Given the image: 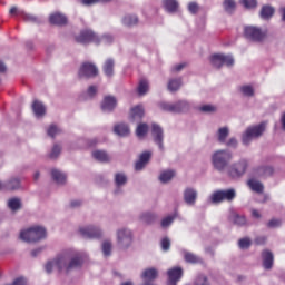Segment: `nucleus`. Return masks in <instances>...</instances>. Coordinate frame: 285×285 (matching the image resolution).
I'll use <instances>...</instances> for the list:
<instances>
[{
    "label": "nucleus",
    "instance_id": "0eeeda50",
    "mask_svg": "<svg viewBox=\"0 0 285 285\" xmlns=\"http://www.w3.org/2000/svg\"><path fill=\"white\" fill-rule=\"evenodd\" d=\"M246 170H248V160L240 159L227 167V175L232 179H239V177L246 175Z\"/></svg>",
    "mask_w": 285,
    "mask_h": 285
},
{
    "label": "nucleus",
    "instance_id": "de8ad7c7",
    "mask_svg": "<svg viewBox=\"0 0 285 285\" xmlns=\"http://www.w3.org/2000/svg\"><path fill=\"white\" fill-rule=\"evenodd\" d=\"M235 65V59L232 58V56L223 55V66H227L230 68V66Z\"/></svg>",
    "mask_w": 285,
    "mask_h": 285
},
{
    "label": "nucleus",
    "instance_id": "9b49d317",
    "mask_svg": "<svg viewBox=\"0 0 285 285\" xmlns=\"http://www.w3.org/2000/svg\"><path fill=\"white\" fill-rule=\"evenodd\" d=\"M79 233L85 239H99L101 237V229L95 226L80 227Z\"/></svg>",
    "mask_w": 285,
    "mask_h": 285
},
{
    "label": "nucleus",
    "instance_id": "39448f33",
    "mask_svg": "<svg viewBox=\"0 0 285 285\" xmlns=\"http://www.w3.org/2000/svg\"><path fill=\"white\" fill-rule=\"evenodd\" d=\"M237 197V191L233 188L229 189H218L210 195L212 204H224V202H234Z\"/></svg>",
    "mask_w": 285,
    "mask_h": 285
},
{
    "label": "nucleus",
    "instance_id": "2eb2a0df",
    "mask_svg": "<svg viewBox=\"0 0 285 285\" xmlns=\"http://www.w3.org/2000/svg\"><path fill=\"white\" fill-rule=\"evenodd\" d=\"M101 108L105 112H112V109L117 108V98L114 96H106L102 100Z\"/></svg>",
    "mask_w": 285,
    "mask_h": 285
},
{
    "label": "nucleus",
    "instance_id": "774afa93",
    "mask_svg": "<svg viewBox=\"0 0 285 285\" xmlns=\"http://www.w3.org/2000/svg\"><path fill=\"white\" fill-rule=\"evenodd\" d=\"M226 146L229 148H237V139L236 138H230L227 142Z\"/></svg>",
    "mask_w": 285,
    "mask_h": 285
},
{
    "label": "nucleus",
    "instance_id": "864d4df0",
    "mask_svg": "<svg viewBox=\"0 0 285 285\" xmlns=\"http://www.w3.org/2000/svg\"><path fill=\"white\" fill-rule=\"evenodd\" d=\"M245 8H257V0H242Z\"/></svg>",
    "mask_w": 285,
    "mask_h": 285
},
{
    "label": "nucleus",
    "instance_id": "f8f14e48",
    "mask_svg": "<svg viewBox=\"0 0 285 285\" xmlns=\"http://www.w3.org/2000/svg\"><path fill=\"white\" fill-rule=\"evenodd\" d=\"M151 137L159 147L160 150H164V129L158 124L151 125Z\"/></svg>",
    "mask_w": 285,
    "mask_h": 285
},
{
    "label": "nucleus",
    "instance_id": "72a5a7b5",
    "mask_svg": "<svg viewBox=\"0 0 285 285\" xmlns=\"http://www.w3.org/2000/svg\"><path fill=\"white\" fill-rule=\"evenodd\" d=\"M223 6L225 12L233 14V12H235V8L237 4L235 3V0H224Z\"/></svg>",
    "mask_w": 285,
    "mask_h": 285
},
{
    "label": "nucleus",
    "instance_id": "0e129e2a",
    "mask_svg": "<svg viewBox=\"0 0 285 285\" xmlns=\"http://www.w3.org/2000/svg\"><path fill=\"white\" fill-rule=\"evenodd\" d=\"M146 164L142 160H137V163L135 164V170H144V168H146Z\"/></svg>",
    "mask_w": 285,
    "mask_h": 285
},
{
    "label": "nucleus",
    "instance_id": "20e7f679",
    "mask_svg": "<svg viewBox=\"0 0 285 285\" xmlns=\"http://www.w3.org/2000/svg\"><path fill=\"white\" fill-rule=\"evenodd\" d=\"M160 110L164 112H173L174 115H179L181 112H188L190 110V104L186 100H179L177 102H160Z\"/></svg>",
    "mask_w": 285,
    "mask_h": 285
},
{
    "label": "nucleus",
    "instance_id": "ddd939ff",
    "mask_svg": "<svg viewBox=\"0 0 285 285\" xmlns=\"http://www.w3.org/2000/svg\"><path fill=\"white\" fill-rule=\"evenodd\" d=\"M117 242L119 246L128 248L132 244V233L128 229H120L117 233Z\"/></svg>",
    "mask_w": 285,
    "mask_h": 285
},
{
    "label": "nucleus",
    "instance_id": "58836bf2",
    "mask_svg": "<svg viewBox=\"0 0 285 285\" xmlns=\"http://www.w3.org/2000/svg\"><path fill=\"white\" fill-rule=\"evenodd\" d=\"M8 207L10 208V210H19L21 208V199L19 198L9 199Z\"/></svg>",
    "mask_w": 285,
    "mask_h": 285
},
{
    "label": "nucleus",
    "instance_id": "393cba45",
    "mask_svg": "<svg viewBox=\"0 0 285 285\" xmlns=\"http://www.w3.org/2000/svg\"><path fill=\"white\" fill-rule=\"evenodd\" d=\"M92 157L94 159H96L97 161H101L102 164H108V161H110V156H108V153H106L105 150H95L92 153Z\"/></svg>",
    "mask_w": 285,
    "mask_h": 285
},
{
    "label": "nucleus",
    "instance_id": "f704fd0d",
    "mask_svg": "<svg viewBox=\"0 0 285 285\" xmlns=\"http://www.w3.org/2000/svg\"><path fill=\"white\" fill-rule=\"evenodd\" d=\"M136 135L137 137H146V135H148V124H139L136 129Z\"/></svg>",
    "mask_w": 285,
    "mask_h": 285
},
{
    "label": "nucleus",
    "instance_id": "7c9ffc66",
    "mask_svg": "<svg viewBox=\"0 0 285 285\" xmlns=\"http://www.w3.org/2000/svg\"><path fill=\"white\" fill-rule=\"evenodd\" d=\"M210 63L214 66V68H222L224 66L223 55L222 53H215L210 57Z\"/></svg>",
    "mask_w": 285,
    "mask_h": 285
},
{
    "label": "nucleus",
    "instance_id": "13d9d810",
    "mask_svg": "<svg viewBox=\"0 0 285 285\" xmlns=\"http://www.w3.org/2000/svg\"><path fill=\"white\" fill-rule=\"evenodd\" d=\"M266 236H257L255 239H254V244H256L257 246H263V244H266Z\"/></svg>",
    "mask_w": 285,
    "mask_h": 285
},
{
    "label": "nucleus",
    "instance_id": "603ef678",
    "mask_svg": "<svg viewBox=\"0 0 285 285\" xmlns=\"http://www.w3.org/2000/svg\"><path fill=\"white\" fill-rule=\"evenodd\" d=\"M150 157H153V154L150 151H145L139 156V160L148 164L150 161Z\"/></svg>",
    "mask_w": 285,
    "mask_h": 285
},
{
    "label": "nucleus",
    "instance_id": "8fccbe9b",
    "mask_svg": "<svg viewBox=\"0 0 285 285\" xmlns=\"http://www.w3.org/2000/svg\"><path fill=\"white\" fill-rule=\"evenodd\" d=\"M58 132H59V128H57V126H55V125H51L47 130V135L49 137H52V139H55V137L58 135Z\"/></svg>",
    "mask_w": 285,
    "mask_h": 285
},
{
    "label": "nucleus",
    "instance_id": "f3484780",
    "mask_svg": "<svg viewBox=\"0 0 285 285\" xmlns=\"http://www.w3.org/2000/svg\"><path fill=\"white\" fill-rule=\"evenodd\" d=\"M49 21L52 26H66V23H68V18L59 12H56L49 17Z\"/></svg>",
    "mask_w": 285,
    "mask_h": 285
},
{
    "label": "nucleus",
    "instance_id": "79ce46f5",
    "mask_svg": "<svg viewBox=\"0 0 285 285\" xmlns=\"http://www.w3.org/2000/svg\"><path fill=\"white\" fill-rule=\"evenodd\" d=\"M233 223L236 226H246V216H239L238 214H234L232 216Z\"/></svg>",
    "mask_w": 285,
    "mask_h": 285
},
{
    "label": "nucleus",
    "instance_id": "a18cd8bd",
    "mask_svg": "<svg viewBox=\"0 0 285 285\" xmlns=\"http://www.w3.org/2000/svg\"><path fill=\"white\" fill-rule=\"evenodd\" d=\"M273 173H275V169L273 167H263L261 169L262 177H272Z\"/></svg>",
    "mask_w": 285,
    "mask_h": 285
},
{
    "label": "nucleus",
    "instance_id": "4468645a",
    "mask_svg": "<svg viewBox=\"0 0 285 285\" xmlns=\"http://www.w3.org/2000/svg\"><path fill=\"white\" fill-rule=\"evenodd\" d=\"M168 275V285H177V282L181 279L184 275V269L181 267H173L167 272Z\"/></svg>",
    "mask_w": 285,
    "mask_h": 285
},
{
    "label": "nucleus",
    "instance_id": "b1692460",
    "mask_svg": "<svg viewBox=\"0 0 285 285\" xmlns=\"http://www.w3.org/2000/svg\"><path fill=\"white\" fill-rule=\"evenodd\" d=\"M163 6L167 12H177L179 10V2L177 0H163Z\"/></svg>",
    "mask_w": 285,
    "mask_h": 285
},
{
    "label": "nucleus",
    "instance_id": "e2e57ef3",
    "mask_svg": "<svg viewBox=\"0 0 285 285\" xmlns=\"http://www.w3.org/2000/svg\"><path fill=\"white\" fill-rule=\"evenodd\" d=\"M146 164L142 160H137V163L135 164V170H144V168H146Z\"/></svg>",
    "mask_w": 285,
    "mask_h": 285
},
{
    "label": "nucleus",
    "instance_id": "bb28decb",
    "mask_svg": "<svg viewBox=\"0 0 285 285\" xmlns=\"http://www.w3.org/2000/svg\"><path fill=\"white\" fill-rule=\"evenodd\" d=\"M51 177H52L53 181H56L57 184H66V174H63L57 169L51 170Z\"/></svg>",
    "mask_w": 285,
    "mask_h": 285
},
{
    "label": "nucleus",
    "instance_id": "ea45409f",
    "mask_svg": "<svg viewBox=\"0 0 285 285\" xmlns=\"http://www.w3.org/2000/svg\"><path fill=\"white\" fill-rule=\"evenodd\" d=\"M115 181L117 186H124L128 181V177L124 173H117L115 175Z\"/></svg>",
    "mask_w": 285,
    "mask_h": 285
},
{
    "label": "nucleus",
    "instance_id": "2f4dec72",
    "mask_svg": "<svg viewBox=\"0 0 285 285\" xmlns=\"http://www.w3.org/2000/svg\"><path fill=\"white\" fill-rule=\"evenodd\" d=\"M184 258L188 264H202V258L190 252L185 253Z\"/></svg>",
    "mask_w": 285,
    "mask_h": 285
},
{
    "label": "nucleus",
    "instance_id": "c756f323",
    "mask_svg": "<svg viewBox=\"0 0 285 285\" xmlns=\"http://www.w3.org/2000/svg\"><path fill=\"white\" fill-rule=\"evenodd\" d=\"M19 188H21V181L17 178H13L4 184V190H19Z\"/></svg>",
    "mask_w": 285,
    "mask_h": 285
},
{
    "label": "nucleus",
    "instance_id": "338daca9",
    "mask_svg": "<svg viewBox=\"0 0 285 285\" xmlns=\"http://www.w3.org/2000/svg\"><path fill=\"white\" fill-rule=\"evenodd\" d=\"M102 250H112V243L110 240H105L102 243Z\"/></svg>",
    "mask_w": 285,
    "mask_h": 285
},
{
    "label": "nucleus",
    "instance_id": "6e6d98bb",
    "mask_svg": "<svg viewBox=\"0 0 285 285\" xmlns=\"http://www.w3.org/2000/svg\"><path fill=\"white\" fill-rule=\"evenodd\" d=\"M142 219L146 222V224H153V222H155V214H144Z\"/></svg>",
    "mask_w": 285,
    "mask_h": 285
},
{
    "label": "nucleus",
    "instance_id": "7ed1b4c3",
    "mask_svg": "<svg viewBox=\"0 0 285 285\" xmlns=\"http://www.w3.org/2000/svg\"><path fill=\"white\" fill-rule=\"evenodd\" d=\"M230 161H233V153L226 149L217 150L212 156L213 166L218 173H224Z\"/></svg>",
    "mask_w": 285,
    "mask_h": 285
},
{
    "label": "nucleus",
    "instance_id": "680f3d73",
    "mask_svg": "<svg viewBox=\"0 0 285 285\" xmlns=\"http://www.w3.org/2000/svg\"><path fill=\"white\" fill-rule=\"evenodd\" d=\"M88 97H95L97 95V86H90L87 89Z\"/></svg>",
    "mask_w": 285,
    "mask_h": 285
},
{
    "label": "nucleus",
    "instance_id": "f03ea898",
    "mask_svg": "<svg viewBox=\"0 0 285 285\" xmlns=\"http://www.w3.org/2000/svg\"><path fill=\"white\" fill-rule=\"evenodd\" d=\"M48 237V232L43 226H31L27 229L20 232V239L26 242L27 244H37V242H41Z\"/></svg>",
    "mask_w": 285,
    "mask_h": 285
},
{
    "label": "nucleus",
    "instance_id": "6ab92c4d",
    "mask_svg": "<svg viewBox=\"0 0 285 285\" xmlns=\"http://www.w3.org/2000/svg\"><path fill=\"white\" fill-rule=\"evenodd\" d=\"M262 257H263V266H264V268L266 271H271V268H273V262H274L273 253H271V252H263Z\"/></svg>",
    "mask_w": 285,
    "mask_h": 285
},
{
    "label": "nucleus",
    "instance_id": "bf43d9fd",
    "mask_svg": "<svg viewBox=\"0 0 285 285\" xmlns=\"http://www.w3.org/2000/svg\"><path fill=\"white\" fill-rule=\"evenodd\" d=\"M161 248H163V250H169L170 249V239L169 238H163L161 239Z\"/></svg>",
    "mask_w": 285,
    "mask_h": 285
},
{
    "label": "nucleus",
    "instance_id": "4d7b16f0",
    "mask_svg": "<svg viewBox=\"0 0 285 285\" xmlns=\"http://www.w3.org/2000/svg\"><path fill=\"white\" fill-rule=\"evenodd\" d=\"M100 39V43H112V37L108 33L102 35L101 37H99Z\"/></svg>",
    "mask_w": 285,
    "mask_h": 285
},
{
    "label": "nucleus",
    "instance_id": "e433bc0d",
    "mask_svg": "<svg viewBox=\"0 0 285 285\" xmlns=\"http://www.w3.org/2000/svg\"><path fill=\"white\" fill-rule=\"evenodd\" d=\"M149 86L148 80L142 79L138 83V95L144 96L146 92H148Z\"/></svg>",
    "mask_w": 285,
    "mask_h": 285
},
{
    "label": "nucleus",
    "instance_id": "09e8293b",
    "mask_svg": "<svg viewBox=\"0 0 285 285\" xmlns=\"http://www.w3.org/2000/svg\"><path fill=\"white\" fill-rule=\"evenodd\" d=\"M195 285H210V282L205 275H199L195 281Z\"/></svg>",
    "mask_w": 285,
    "mask_h": 285
},
{
    "label": "nucleus",
    "instance_id": "37998d69",
    "mask_svg": "<svg viewBox=\"0 0 285 285\" xmlns=\"http://www.w3.org/2000/svg\"><path fill=\"white\" fill-rule=\"evenodd\" d=\"M59 155H61V146L55 145L52 147V150H51L49 157H50V159H57V157H59Z\"/></svg>",
    "mask_w": 285,
    "mask_h": 285
},
{
    "label": "nucleus",
    "instance_id": "473e14b6",
    "mask_svg": "<svg viewBox=\"0 0 285 285\" xmlns=\"http://www.w3.org/2000/svg\"><path fill=\"white\" fill-rule=\"evenodd\" d=\"M275 14V9L271 6H264L261 10L262 19H271Z\"/></svg>",
    "mask_w": 285,
    "mask_h": 285
},
{
    "label": "nucleus",
    "instance_id": "3c124183",
    "mask_svg": "<svg viewBox=\"0 0 285 285\" xmlns=\"http://www.w3.org/2000/svg\"><path fill=\"white\" fill-rule=\"evenodd\" d=\"M215 110H217V108L213 105H204L199 107L200 112H215Z\"/></svg>",
    "mask_w": 285,
    "mask_h": 285
},
{
    "label": "nucleus",
    "instance_id": "c03bdc74",
    "mask_svg": "<svg viewBox=\"0 0 285 285\" xmlns=\"http://www.w3.org/2000/svg\"><path fill=\"white\" fill-rule=\"evenodd\" d=\"M240 90L245 97H253V95H255V90H253L252 86H243Z\"/></svg>",
    "mask_w": 285,
    "mask_h": 285
},
{
    "label": "nucleus",
    "instance_id": "9d476101",
    "mask_svg": "<svg viewBox=\"0 0 285 285\" xmlns=\"http://www.w3.org/2000/svg\"><path fill=\"white\" fill-rule=\"evenodd\" d=\"M79 77H86V79H92L99 75V69L92 62H83L78 72Z\"/></svg>",
    "mask_w": 285,
    "mask_h": 285
},
{
    "label": "nucleus",
    "instance_id": "dca6fc26",
    "mask_svg": "<svg viewBox=\"0 0 285 285\" xmlns=\"http://www.w3.org/2000/svg\"><path fill=\"white\" fill-rule=\"evenodd\" d=\"M184 199L188 206H195V202H197V190L188 187L184 191Z\"/></svg>",
    "mask_w": 285,
    "mask_h": 285
},
{
    "label": "nucleus",
    "instance_id": "412c9836",
    "mask_svg": "<svg viewBox=\"0 0 285 285\" xmlns=\"http://www.w3.org/2000/svg\"><path fill=\"white\" fill-rule=\"evenodd\" d=\"M247 186H249L250 190H253L254 193H258V195H262V193H264V184L256 179H249L247 181Z\"/></svg>",
    "mask_w": 285,
    "mask_h": 285
},
{
    "label": "nucleus",
    "instance_id": "5701e85b",
    "mask_svg": "<svg viewBox=\"0 0 285 285\" xmlns=\"http://www.w3.org/2000/svg\"><path fill=\"white\" fill-rule=\"evenodd\" d=\"M32 110L36 117H43V115H46V106H43V102L39 100H35L32 102Z\"/></svg>",
    "mask_w": 285,
    "mask_h": 285
},
{
    "label": "nucleus",
    "instance_id": "cd10ccee",
    "mask_svg": "<svg viewBox=\"0 0 285 285\" xmlns=\"http://www.w3.org/2000/svg\"><path fill=\"white\" fill-rule=\"evenodd\" d=\"M167 88L170 92H177V90L181 88V78L170 79L167 85Z\"/></svg>",
    "mask_w": 285,
    "mask_h": 285
},
{
    "label": "nucleus",
    "instance_id": "c9c22d12",
    "mask_svg": "<svg viewBox=\"0 0 285 285\" xmlns=\"http://www.w3.org/2000/svg\"><path fill=\"white\" fill-rule=\"evenodd\" d=\"M229 135L228 127H223L218 129V141L220 144H226V139Z\"/></svg>",
    "mask_w": 285,
    "mask_h": 285
},
{
    "label": "nucleus",
    "instance_id": "5fc2aeb1",
    "mask_svg": "<svg viewBox=\"0 0 285 285\" xmlns=\"http://www.w3.org/2000/svg\"><path fill=\"white\" fill-rule=\"evenodd\" d=\"M188 10L191 14H197V12H199V4H197V2H190L188 4Z\"/></svg>",
    "mask_w": 285,
    "mask_h": 285
},
{
    "label": "nucleus",
    "instance_id": "49530a36",
    "mask_svg": "<svg viewBox=\"0 0 285 285\" xmlns=\"http://www.w3.org/2000/svg\"><path fill=\"white\" fill-rule=\"evenodd\" d=\"M279 226H282V219L272 218L267 223V228H279Z\"/></svg>",
    "mask_w": 285,
    "mask_h": 285
},
{
    "label": "nucleus",
    "instance_id": "052dcab7",
    "mask_svg": "<svg viewBox=\"0 0 285 285\" xmlns=\"http://www.w3.org/2000/svg\"><path fill=\"white\" fill-rule=\"evenodd\" d=\"M173 216H168L161 220L163 228H166L173 224Z\"/></svg>",
    "mask_w": 285,
    "mask_h": 285
},
{
    "label": "nucleus",
    "instance_id": "6e6552de",
    "mask_svg": "<svg viewBox=\"0 0 285 285\" xmlns=\"http://www.w3.org/2000/svg\"><path fill=\"white\" fill-rule=\"evenodd\" d=\"M244 37L245 39H248L249 41H255L256 43H262L264 39H266L267 33L266 31H262V29L257 27H245L244 28Z\"/></svg>",
    "mask_w": 285,
    "mask_h": 285
},
{
    "label": "nucleus",
    "instance_id": "4c0bfd02",
    "mask_svg": "<svg viewBox=\"0 0 285 285\" xmlns=\"http://www.w3.org/2000/svg\"><path fill=\"white\" fill-rule=\"evenodd\" d=\"M253 240L249 237H244L238 240V246L242 250L250 248Z\"/></svg>",
    "mask_w": 285,
    "mask_h": 285
},
{
    "label": "nucleus",
    "instance_id": "a878e982",
    "mask_svg": "<svg viewBox=\"0 0 285 285\" xmlns=\"http://www.w3.org/2000/svg\"><path fill=\"white\" fill-rule=\"evenodd\" d=\"M122 23L127 26V28H132V26H137V23H139V17L135 14H126L122 18Z\"/></svg>",
    "mask_w": 285,
    "mask_h": 285
},
{
    "label": "nucleus",
    "instance_id": "423d86ee",
    "mask_svg": "<svg viewBox=\"0 0 285 285\" xmlns=\"http://www.w3.org/2000/svg\"><path fill=\"white\" fill-rule=\"evenodd\" d=\"M265 130L266 122H261L259 125L248 127L246 131L243 134V144L245 146H248L249 141H253V139H258V137H262Z\"/></svg>",
    "mask_w": 285,
    "mask_h": 285
},
{
    "label": "nucleus",
    "instance_id": "aec40b11",
    "mask_svg": "<svg viewBox=\"0 0 285 285\" xmlns=\"http://www.w3.org/2000/svg\"><path fill=\"white\" fill-rule=\"evenodd\" d=\"M144 115H145L144 107L136 106V107L131 108L130 119H131V121H137L139 119H142Z\"/></svg>",
    "mask_w": 285,
    "mask_h": 285
},
{
    "label": "nucleus",
    "instance_id": "c85d7f7f",
    "mask_svg": "<svg viewBox=\"0 0 285 285\" xmlns=\"http://www.w3.org/2000/svg\"><path fill=\"white\" fill-rule=\"evenodd\" d=\"M173 177H175V170H164L163 173H160L159 180L161 181V184H168V181H170Z\"/></svg>",
    "mask_w": 285,
    "mask_h": 285
},
{
    "label": "nucleus",
    "instance_id": "1a4fd4ad",
    "mask_svg": "<svg viewBox=\"0 0 285 285\" xmlns=\"http://www.w3.org/2000/svg\"><path fill=\"white\" fill-rule=\"evenodd\" d=\"M76 41L77 43H82L85 46L86 43H96L97 46L101 43L99 36L94 33L91 30L81 31L79 36H76Z\"/></svg>",
    "mask_w": 285,
    "mask_h": 285
},
{
    "label": "nucleus",
    "instance_id": "69168bd1",
    "mask_svg": "<svg viewBox=\"0 0 285 285\" xmlns=\"http://www.w3.org/2000/svg\"><path fill=\"white\" fill-rule=\"evenodd\" d=\"M19 12H23V11H19V9L17 7H12L9 10V14H11L12 17H20L21 18V13Z\"/></svg>",
    "mask_w": 285,
    "mask_h": 285
},
{
    "label": "nucleus",
    "instance_id": "a211bd4d",
    "mask_svg": "<svg viewBox=\"0 0 285 285\" xmlns=\"http://www.w3.org/2000/svg\"><path fill=\"white\" fill-rule=\"evenodd\" d=\"M114 132L118 135V137H128L130 135V127L127 124H118L114 127Z\"/></svg>",
    "mask_w": 285,
    "mask_h": 285
},
{
    "label": "nucleus",
    "instance_id": "a19ab883",
    "mask_svg": "<svg viewBox=\"0 0 285 285\" xmlns=\"http://www.w3.org/2000/svg\"><path fill=\"white\" fill-rule=\"evenodd\" d=\"M20 18L23 19V21H27L28 23H37V21H39V19L30 13H26V12H19Z\"/></svg>",
    "mask_w": 285,
    "mask_h": 285
},
{
    "label": "nucleus",
    "instance_id": "4be33fe9",
    "mask_svg": "<svg viewBox=\"0 0 285 285\" xmlns=\"http://www.w3.org/2000/svg\"><path fill=\"white\" fill-rule=\"evenodd\" d=\"M102 70L106 77H112L115 75V60L107 59L102 66Z\"/></svg>",
    "mask_w": 285,
    "mask_h": 285
},
{
    "label": "nucleus",
    "instance_id": "f257e3e1",
    "mask_svg": "<svg viewBox=\"0 0 285 285\" xmlns=\"http://www.w3.org/2000/svg\"><path fill=\"white\" fill-rule=\"evenodd\" d=\"M83 264V259L79 256L73 258H68L67 256H60L56 261H50L46 264L45 268L47 273H52V268L58 267V269L72 271V268H79Z\"/></svg>",
    "mask_w": 285,
    "mask_h": 285
}]
</instances>
